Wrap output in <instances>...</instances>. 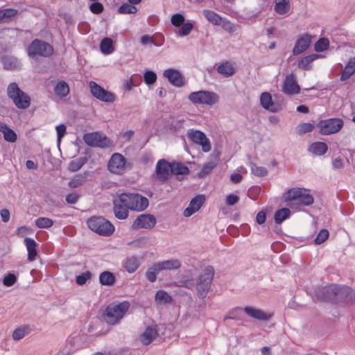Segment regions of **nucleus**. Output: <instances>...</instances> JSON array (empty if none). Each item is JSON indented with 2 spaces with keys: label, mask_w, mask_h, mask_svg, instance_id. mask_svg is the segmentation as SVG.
Segmentation results:
<instances>
[{
  "label": "nucleus",
  "mask_w": 355,
  "mask_h": 355,
  "mask_svg": "<svg viewBox=\"0 0 355 355\" xmlns=\"http://www.w3.org/2000/svg\"><path fill=\"white\" fill-rule=\"evenodd\" d=\"M83 140L88 146L93 147L106 148L111 146L110 140L100 132L86 133Z\"/></svg>",
  "instance_id": "obj_11"
},
{
  "label": "nucleus",
  "mask_w": 355,
  "mask_h": 355,
  "mask_svg": "<svg viewBox=\"0 0 355 355\" xmlns=\"http://www.w3.org/2000/svg\"><path fill=\"white\" fill-rule=\"evenodd\" d=\"M181 29L180 30V35L182 36L188 35L193 29V24L191 23H183Z\"/></svg>",
  "instance_id": "obj_58"
},
{
  "label": "nucleus",
  "mask_w": 355,
  "mask_h": 355,
  "mask_svg": "<svg viewBox=\"0 0 355 355\" xmlns=\"http://www.w3.org/2000/svg\"><path fill=\"white\" fill-rule=\"evenodd\" d=\"M159 272H160V270L156 263H155L148 268L146 272V277L150 282H155L157 280V275Z\"/></svg>",
  "instance_id": "obj_41"
},
{
  "label": "nucleus",
  "mask_w": 355,
  "mask_h": 355,
  "mask_svg": "<svg viewBox=\"0 0 355 355\" xmlns=\"http://www.w3.org/2000/svg\"><path fill=\"white\" fill-rule=\"evenodd\" d=\"M329 233L327 230L322 229L318 234L316 238L314 240V242L317 245H320L324 243L329 237Z\"/></svg>",
  "instance_id": "obj_51"
},
{
  "label": "nucleus",
  "mask_w": 355,
  "mask_h": 355,
  "mask_svg": "<svg viewBox=\"0 0 355 355\" xmlns=\"http://www.w3.org/2000/svg\"><path fill=\"white\" fill-rule=\"evenodd\" d=\"M329 42L328 39L326 38H320L315 44V51L317 52H323L329 47Z\"/></svg>",
  "instance_id": "obj_50"
},
{
  "label": "nucleus",
  "mask_w": 355,
  "mask_h": 355,
  "mask_svg": "<svg viewBox=\"0 0 355 355\" xmlns=\"http://www.w3.org/2000/svg\"><path fill=\"white\" fill-rule=\"evenodd\" d=\"M55 93L57 96L65 97L69 93V87L66 82L59 81L55 87Z\"/></svg>",
  "instance_id": "obj_36"
},
{
  "label": "nucleus",
  "mask_w": 355,
  "mask_h": 355,
  "mask_svg": "<svg viewBox=\"0 0 355 355\" xmlns=\"http://www.w3.org/2000/svg\"><path fill=\"white\" fill-rule=\"evenodd\" d=\"M320 55L318 54H312L309 55H306L302 58V60L298 63V67L303 70H309L311 69V63L317 58H318Z\"/></svg>",
  "instance_id": "obj_33"
},
{
  "label": "nucleus",
  "mask_w": 355,
  "mask_h": 355,
  "mask_svg": "<svg viewBox=\"0 0 355 355\" xmlns=\"http://www.w3.org/2000/svg\"><path fill=\"white\" fill-rule=\"evenodd\" d=\"M90 10L94 14H100L103 10V6L101 3L94 2L89 6Z\"/></svg>",
  "instance_id": "obj_62"
},
{
  "label": "nucleus",
  "mask_w": 355,
  "mask_h": 355,
  "mask_svg": "<svg viewBox=\"0 0 355 355\" xmlns=\"http://www.w3.org/2000/svg\"><path fill=\"white\" fill-rule=\"evenodd\" d=\"M16 281V276L14 274L9 273L8 275L4 277L3 284L4 286L9 287L15 284Z\"/></svg>",
  "instance_id": "obj_57"
},
{
  "label": "nucleus",
  "mask_w": 355,
  "mask_h": 355,
  "mask_svg": "<svg viewBox=\"0 0 355 355\" xmlns=\"http://www.w3.org/2000/svg\"><path fill=\"white\" fill-rule=\"evenodd\" d=\"M283 198L286 202H291L290 207L294 205L299 206H309L313 202V196L306 189L301 188H293L285 192Z\"/></svg>",
  "instance_id": "obj_2"
},
{
  "label": "nucleus",
  "mask_w": 355,
  "mask_h": 355,
  "mask_svg": "<svg viewBox=\"0 0 355 355\" xmlns=\"http://www.w3.org/2000/svg\"><path fill=\"white\" fill-rule=\"evenodd\" d=\"M31 328L28 325H23L17 328L12 333V338L15 340L22 339L26 335L29 334Z\"/></svg>",
  "instance_id": "obj_37"
},
{
  "label": "nucleus",
  "mask_w": 355,
  "mask_h": 355,
  "mask_svg": "<svg viewBox=\"0 0 355 355\" xmlns=\"http://www.w3.org/2000/svg\"><path fill=\"white\" fill-rule=\"evenodd\" d=\"M300 86L296 83L293 74L286 76L282 87V91L286 94L291 95L300 92Z\"/></svg>",
  "instance_id": "obj_19"
},
{
  "label": "nucleus",
  "mask_w": 355,
  "mask_h": 355,
  "mask_svg": "<svg viewBox=\"0 0 355 355\" xmlns=\"http://www.w3.org/2000/svg\"><path fill=\"white\" fill-rule=\"evenodd\" d=\"M83 165L84 161L82 159H76L69 163L68 168L71 172H76L80 169Z\"/></svg>",
  "instance_id": "obj_53"
},
{
  "label": "nucleus",
  "mask_w": 355,
  "mask_h": 355,
  "mask_svg": "<svg viewBox=\"0 0 355 355\" xmlns=\"http://www.w3.org/2000/svg\"><path fill=\"white\" fill-rule=\"evenodd\" d=\"M355 73V58H351L340 76L341 80L349 79Z\"/></svg>",
  "instance_id": "obj_31"
},
{
  "label": "nucleus",
  "mask_w": 355,
  "mask_h": 355,
  "mask_svg": "<svg viewBox=\"0 0 355 355\" xmlns=\"http://www.w3.org/2000/svg\"><path fill=\"white\" fill-rule=\"evenodd\" d=\"M35 225L39 228H49L53 225V221L49 218L40 217L35 220Z\"/></svg>",
  "instance_id": "obj_48"
},
{
  "label": "nucleus",
  "mask_w": 355,
  "mask_h": 355,
  "mask_svg": "<svg viewBox=\"0 0 355 355\" xmlns=\"http://www.w3.org/2000/svg\"><path fill=\"white\" fill-rule=\"evenodd\" d=\"M205 200V198L203 195H198L192 198L189 206L184 211V216L185 217H189L198 211L204 203Z\"/></svg>",
  "instance_id": "obj_18"
},
{
  "label": "nucleus",
  "mask_w": 355,
  "mask_h": 355,
  "mask_svg": "<svg viewBox=\"0 0 355 355\" xmlns=\"http://www.w3.org/2000/svg\"><path fill=\"white\" fill-rule=\"evenodd\" d=\"M160 272L165 270H176L180 268L182 263L181 261L178 259H173L165 260L163 261L157 262Z\"/></svg>",
  "instance_id": "obj_23"
},
{
  "label": "nucleus",
  "mask_w": 355,
  "mask_h": 355,
  "mask_svg": "<svg viewBox=\"0 0 355 355\" xmlns=\"http://www.w3.org/2000/svg\"><path fill=\"white\" fill-rule=\"evenodd\" d=\"M311 43V37L308 34L302 35L296 42L293 49V54L297 55L305 51Z\"/></svg>",
  "instance_id": "obj_20"
},
{
  "label": "nucleus",
  "mask_w": 355,
  "mask_h": 355,
  "mask_svg": "<svg viewBox=\"0 0 355 355\" xmlns=\"http://www.w3.org/2000/svg\"><path fill=\"white\" fill-rule=\"evenodd\" d=\"M328 150L327 145L324 142H314L310 145L309 150L316 155H322Z\"/></svg>",
  "instance_id": "obj_32"
},
{
  "label": "nucleus",
  "mask_w": 355,
  "mask_h": 355,
  "mask_svg": "<svg viewBox=\"0 0 355 355\" xmlns=\"http://www.w3.org/2000/svg\"><path fill=\"white\" fill-rule=\"evenodd\" d=\"M344 122L339 118H331L320 121L317 126L322 135H330L338 132L343 127Z\"/></svg>",
  "instance_id": "obj_9"
},
{
  "label": "nucleus",
  "mask_w": 355,
  "mask_h": 355,
  "mask_svg": "<svg viewBox=\"0 0 355 355\" xmlns=\"http://www.w3.org/2000/svg\"><path fill=\"white\" fill-rule=\"evenodd\" d=\"M214 276V268L206 266L196 282V291L199 298L204 299L207 295Z\"/></svg>",
  "instance_id": "obj_5"
},
{
  "label": "nucleus",
  "mask_w": 355,
  "mask_h": 355,
  "mask_svg": "<svg viewBox=\"0 0 355 355\" xmlns=\"http://www.w3.org/2000/svg\"><path fill=\"white\" fill-rule=\"evenodd\" d=\"M3 67L8 70H17L21 67V62L15 57L6 56L3 58Z\"/></svg>",
  "instance_id": "obj_26"
},
{
  "label": "nucleus",
  "mask_w": 355,
  "mask_h": 355,
  "mask_svg": "<svg viewBox=\"0 0 355 355\" xmlns=\"http://www.w3.org/2000/svg\"><path fill=\"white\" fill-rule=\"evenodd\" d=\"M115 277L113 274L108 271L103 272L99 277L101 284L111 286L114 283Z\"/></svg>",
  "instance_id": "obj_42"
},
{
  "label": "nucleus",
  "mask_w": 355,
  "mask_h": 355,
  "mask_svg": "<svg viewBox=\"0 0 355 355\" xmlns=\"http://www.w3.org/2000/svg\"><path fill=\"white\" fill-rule=\"evenodd\" d=\"M119 200L126 208L137 212L144 211L149 205L148 199L139 193H123L119 195Z\"/></svg>",
  "instance_id": "obj_3"
},
{
  "label": "nucleus",
  "mask_w": 355,
  "mask_h": 355,
  "mask_svg": "<svg viewBox=\"0 0 355 355\" xmlns=\"http://www.w3.org/2000/svg\"><path fill=\"white\" fill-rule=\"evenodd\" d=\"M291 211L288 208H282L277 210L274 216L275 221L277 224L282 223L290 216Z\"/></svg>",
  "instance_id": "obj_43"
},
{
  "label": "nucleus",
  "mask_w": 355,
  "mask_h": 355,
  "mask_svg": "<svg viewBox=\"0 0 355 355\" xmlns=\"http://www.w3.org/2000/svg\"><path fill=\"white\" fill-rule=\"evenodd\" d=\"M56 132H57V136H58L57 140H58V142L60 144L62 138L67 133L66 125L64 124H60L59 125H57L56 126Z\"/></svg>",
  "instance_id": "obj_59"
},
{
  "label": "nucleus",
  "mask_w": 355,
  "mask_h": 355,
  "mask_svg": "<svg viewBox=\"0 0 355 355\" xmlns=\"http://www.w3.org/2000/svg\"><path fill=\"white\" fill-rule=\"evenodd\" d=\"M53 52V47L49 44L37 39L34 40L28 48V54L32 58L49 57Z\"/></svg>",
  "instance_id": "obj_10"
},
{
  "label": "nucleus",
  "mask_w": 355,
  "mask_h": 355,
  "mask_svg": "<svg viewBox=\"0 0 355 355\" xmlns=\"http://www.w3.org/2000/svg\"><path fill=\"white\" fill-rule=\"evenodd\" d=\"M86 179V173L76 175L69 182L68 185L71 188L78 187L85 182Z\"/></svg>",
  "instance_id": "obj_39"
},
{
  "label": "nucleus",
  "mask_w": 355,
  "mask_h": 355,
  "mask_svg": "<svg viewBox=\"0 0 355 355\" xmlns=\"http://www.w3.org/2000/svg\"><path fill=\"white\" fill-rule=\"evenodd\" d=\"M172 297L163 290L158 291L155 294V302L159 304H165L171 302Z\"/></svg>",
  "instance_id": "obj_38"
},
{
  "label": "nucleus",
  "mask_w": 355,
  "mask_h": 355,
  "mask_svg": "<svg viewBox=\"0 0 355 355\" xmlns=\"http://www.w3.org/2000/svg\"><path fill=\"white\" fill-rule=\"evenodd\" d=\"M243 311L248 316L261 321H267L272 317L271 314L253 306H245Z\"/></svg>",
  "instance_id": "obj_21"
},
{
  "label": "nucleus",
  "mask_w": 355,
  "mask_h": 355,
  "mask_svg": "<svg viewBox=\"0 0 355 355\" xmlns=\"http://www.w3.org/2000/svg\"><path fill=\"white\" fill-rule=\"evenodd\" d=\"M144 81L148 85L153 84L157 80V75L153 71H147L144 75Z\"/></svg>",
  "instance_id": "obj_54"
},
{
  "label": "nucleus",
  "mask_w": 355,
  "mask_h": 355,
  "mask_svg": "<svg viewBox=\"0 0 355 355\" xmlns=\"http://www.w3.org/2000/svg\"><path fill=\"white\" fill-rule=\"evenodd\" d=\"M100 49L105 55H110L114 52V48L113 46V41L111 38H103L100 44Z\"/></svg>",
  "instance_id": "obj_35"
},
{
  "label": "nucleus",
  "mask_w": 355,
  "mask_h": 355,
  "mask_svg": "<svg viewBox=\"0 0 355 355\" xmlns=\"http://www.w3.org/2000/svg\"><path fill=\"white\" fill-rule=\"evenodd\" d=\"M217 160L209 161L204 164L202 170L199 173V175L200 177H204L205 175L211 173V171L216 166Z\"/></svg>",
  "instance_id": "obj_45"
},
{
  "label": "nucleus",
  "mask_w": 355,
  "mask_h": 355,
  "mask_svg": "<svg viewBox=\"0 0 355 355\" xmlns=\"http://www.w3.org/2000/svg\"><path fill=\"white\" fill-rule=\"evenodd\" d=\"M157 336V331L155 327H148L141 335L140 340L144 345H148Z\"/></svg>",
  "instance_id": "obj_28"
},
{
  "label": "nucleus",
  "mask_w": 355,
  "mask_h": 355,
  "mask_svg": "<svg viewBox=\"0 0 355 355\" xmlns=\"http://www.w3.org/2000/svg\"><path fill=\"white\" fill-rule=\"evenodd\" d=\"M252 173L257 177H264L268 175V170L263 166H259L254 163H250Z\"/></svg>",
  "instance_id": "obj_47"
},
{
  "label": "nucleus",
  "mask_w": 355,
  "mask_h": 355,
  "mask_svg": "<svg viewBox=\"0 0 355 355\" xmlns=\"http://www.w3.org/2000/svg\"><path fill=\"white\" fill-rule=\"evenodd\" d=\"M7 95L19 109H26L31 105V98L19 87L16 83H11L7 88Z\"/></svg>",
  "instance_id": "obj_6"
},
{
  "label": "nucleus",
  "mask_w": 355,
  "mask_h": 355,
  "mask_svg": "<svg viewBox=\"0 0 355 355\" xmlns=\"http://www.w3.org/2000/svg\"><path fill=\"white\" fill-rule=\"evenodd\" d=\"M155 172L159 180L166 181L172 174V163L164 159L159 160L156 164Z\"/></svg>",
  "instance_id": "obj_16"
},
{
  "label": "nucleus",
  "mask_w": 355,
  "mask_h": 355,
  "mask_svg": "<svg viewBox=\"0 0 355 355\" xmlns=\"http://www.w3.org/2000/svg\"><path fill=\"white\" fill-rule=\"evenodd\" d=\"M17 13V11L14 9L6 8L0 10L1 19L3 20L5 18H10L13 17Z\"/></svg>",
  "instance_id": "obj_60"
},
{
  "label": "nucleus",
  "mask_w": 355,
  "mask_h": 355,
  "mask_svg": "<svg viewBox=\"0 0 355 355\" xmlns=\"http://www.w3.org/2000/svg\"><path fill=\"white\" fill-rule=\"evenodd\" d=\"M89 88L92 95L101 101L112 103L115 101L113 93L105 90L94 81L89 83Z\"/></svg>",
  "instance_id": "obj_14"
},
{
  "label": "nucleus",
  "mask_w": 355,
  "mask_h": 355,
  "mask_svg": "<svg viewBox=\"0 0 355 355\" xmlns=\"http://www.w3.org/2000/svg\"><path fill=\"white\" fill-rule=\"evenodd\" d=\"M239 201V196L231 193L227 196L226 197V205L228 206H234Z\"/></svg>",
  "instance_id": "obj_61"
},
{
  "label": "nucleus",
  "mask_w": 355,
  "mask_h": 355,
  "mask_svg": "<svg viewBox=\"0 0 355 355\" xmlns=\"http://www.w3.org/2000/svg\"><path fill=\"white\" fill-rule=\"evenodd\" d=\"M217 72L223 76L228 78L235 73V68L232 62L225 61L218 64Z\"/></svg>",
  "instance_id": "obj_24"
},
{
  "label": "nucleus",
  "mask_w": 355,
  "mask_h": 355,
  "mask_svg": "<svg viewBox=\"0 0 355 355\" xmlns=\"http://www.w3.org/2000/svg\"><path fill=\"white\" fill-rule=\"evenodd\" d=\"M0 132L3 134V138L8 142H15L17 140L16 133L6 123L0 122Z\"/></svg>",
  "instance_id": "obj_30"
},
{
  "label": "nucleus",
  "mask_w": 355,
  "mask_h": 355,
  "mask_svg": "<svg viewBox=\"0 0 355 355\" xmlns=\"http://www.w3.org/2000/svg\"><path fill=\"white\" fill-rule=\"evenodd\" d=\"M156 225V218L151 214H141L133 222L132 229L137 230L139 229L150 230Z\"/></svg>",
  "instance_id": "obj_15"
},
{
  "label": "nucleus",
  "mask_w": 355,
  "mask_h": 355,
  "mask_svg": "<svg viewBox=\"0 0 355 355\" xmlns=\"http://www.w3.org/2000/svg\"><path fill=\"white\" fill-rule=\"evenodd\" d=\"M24 243L28 250V260L29 261H34L37 254L36 250V242L34 239L26 237L24 239Z\"/></svg>",
  "instance_id": "obj_27"
},
{
  "label": "nucleus",
  "mask_w": 355,
  "mask_h": 355,
  "mask_svg": "<svg viewBox=\"0 0 355 355\" xmlns=\"http://www.w3.org/2000/svg\"><path fill=\"white\" fill-rule=\"evenodd\" d=\"M350 289L347 286L330 285L318 288L315 291V295L321 300H336L338 302L345 301L349 293Z\"/></svg>",
  "instance_id": "obj_1"
},
{
  "label": "nucleus",
  "mask_w": 355,
  "mask_h": 355,
  "mask_svg": "<svg viewBox=\"0 0 355 355\" xmlns=\"http://www.w3.org/2000/svg\"><path fill=\"white\" fill-rule=\"evenodd\" d=\"M87 224L91 230L104 236L112 235L115 230L110 221L102 217H92L87 220Z\"/></svg>",
  "instance_id": "obj_7"
},
{
  "label": "nucleus",
  "mask_w": 355,
  "mask_h": 355,
  "mask_svg": "<svg viewBox=\"0 0 355 355\" xmlns=\"http://www.w3.org/2000/svg\"><path fill=\"white\" fill-rule=\"evenodd\" d=\"M141 43L143 45H149V44H153L157 46H162L164 43V41H161L159 43L155 42L154 38L148 35H144L141 37Z\"/></svg>",
  "instance_id": "obj_52"
},
{
  "label": "nucleus",
  "mask_w": 355,
  "mask_h": 355,
  "mask_svg": "<svg viewBox=\"0 0 355 355\" xmlns=\"http://www.w3.org/2000/svg\"><path fill=\"white\" fill-rule=\"evenodd\" d=\"M266 218V213L263 210H262L257 214V217H256V220H257V223L261 225L265 223Z\"/></svg>",
  "instance_id": "obj_64"
},
{
  "label": "nucleus",
  "mask_w": 355,
  "mask_h": 355,
  "mask_svg": "<svg viewBox=\"0 0 355 355\" xmlns=\"http://www.w3.org/2000/svg\"><path fill=\"white\" fill-rule=\"evenodd\" d=\"M129 306L130 304L127 302L111 303L105 309L103 316L105 321L110 324H116L122 319Z\"/></svg>",
  "instance_id": "obj_4"
},
{
  "label": "nucleus",
  "mask_w": 355,
  "mask_h": 355,
  "mask_svg": "<svg viewBox=\"0 0 355 355\" xmlns=\"http://www.w3.org/2000/svg\"><path fill=\"white\" fill-rule=\"evenodd\" d=\"M128 208L119 200H114L113 211L116 218L119 220H125L128 217Z\"/></svg>",
  "instance_id": "obj_25"
},
{
  "label": "nucleus",
  "mask_w": 355,
  "mask_h": 355,
  "mask_svg": "<svg viewBox=\"0 0 355 355\" xmlns=\"http://www.w3.org/2000/svg\"><path fill=\"white\" fill-rule=\"evenodd\" d=\"M92 278V273L89 271L83 272L76 277V282L79 285H83L86 282Z\"/></svg>",
  "instance_id": "obj_55"
},
{
  "label": "nucleus",
  "mask_w": 355,
  "mask_h": 355,
  "mask_svg": "<svg viewBox=\"0 0 355 355\" xmlns=\"http://www.w3.org/2000/svg\"><path fill=\"white\" fill-rule=\"evenodd\" d=\"M189 101L193 104L213 105L218 103L219 100L218 95L210 91L200 90L191 92L189 95Z\"/></svg>",
  "instance_id": "obj_8"
},
{
  "label": "nucleus",
  "mask_w": 355,
  "mask_h": 355,
  "mask_svg": "<svg viewBox=\"0 0 355 355\" xmlns=\"http://www.w3.org/2000/svg\"><path fill=\"white\" fill-rule=\"evenodd\" d=\"M139 266V262L136 257H128L123 263V267L130 273L135 272Z\"/></svg>",
  "instance_id": "obj_34"
},
{
  "label": "nucleus",
  "mask_w": 355,
  "mask_h": 355,
  "mask_svg": "<svg viewBox=\"0 0 355 355\" xmlns=\"http://www.w3.org/2000/svg\"><path fill=\"white\" fill-rule=\"evenodd\" d=\"M261 105L266 110L271 112H277L279 111V107L276 105L272 99V96L268 92H263L260 96Z\"/></svg>",
  "instance_id": "obj_22"
},
{
  "label": "nucleus",
  "mask_w": 355,
  "mask_h": 355,
  "mask_svg": "<svg viewBox=\"0 0 355 355\" xmlns=\"http://www.w3.org/2000/svg\"><path fill=\"white\" fill-rule=\"evenodd\" d=\"M314 125L311 123H302L296 127V132L299 135H302L313 131Z\"/></svg>",
  "instance_id": "obj_46"
},
{
  "label": "nucleus",
  "mask_w": 355,
  "mask_h": 355,
  "mask_svg": "<svg viewBox=\"0 0 355 355\" xmlns=\"http://www.w3.org/2000/svg\"><path fill=\"white\" fill-rule=\"evenodd\" d=\"M332 166L334 168L341 169L344 167V163L341 158L336 157L332 161Z\"/></svg>",
  "instance_id": "obj_63"
},
{
  "label": "nucleus",
  "mask_w": 355,
  "mask_h": 355,
  "mask_svg": "<svg viewBox=\"0 0 355 355\" xmlns=\"http://www.w3.org/2000/svg\"><path fill=\"white\" fill-rule=\"evenodd\" d=\"M275 10L279 15H286L291 11L289 0H275Z\"/></svg>",
  "instance_id": "obj_29"
},
{
  "label": "nucleus",
  "mask_w": 355,
  "mask_h": 355,
  "mask_svg": "<svg viewBox=\"0 0 355 355\" xmlns=\"http://www.w3.org/2000/svg\"><path fill=\"white\" fill-rule=\"evenodd\" d=\"M171 24L175 26H180L184 21V17L182 14L177 13L171 16Z\"/></svg>",
  "instance_id": "obj_56"
},
{
  "label": "nucleus",
  "mask_w": 355,
  "mask_h": 355,
  "mask_svg": "<svg viewBox=\"0 0 355 355\" xmlns=\"http://www.w3.org/2000/svg\"><path fill=\"white\" fill-rule=\"evenodd\" d=\"M137 11V8L132 3H123L119 8V12L122 14H134Z\"/></svg>",
  "instance_id": "obj_49"
},
{
  "label": "nucleus",
  "mask_w": 355,
  "mask_h": 355,
  "mask_svg": "<svg viewBox=\"0 0 355 355\" xmlns=\"http://www.w3.org/2000/svg\"><path fill=\"white\" fill-rule=\"evenodd\" d=\"M125 158L120 153H114L107 164L108 170L114 174L121 175L125 171Z\"/></svg>",
  "instance_id": "obj_13"
},
{
  "label": "nucleus",
  "mask_w": 355,
  "mask_h": 355,
  "mask_svg": "<svg viewBox=\"0 0 355 355\" xmlns=\"http://www.w3.org/2000/svg\"><path fill=\"white\" fill-rule=\"evenodd\" d=\"M204 15L206 19L211 23L215 25H218L221 22L222 18L219 15L215 12L209 10H205L203 11Z\"/></svg>",
  "instance_id": "obj_40"
},
{
  "label": "nucleus",
  "mask_w": 355,
  "mask_h": 355,
  "mask_svg": "<svg viewBox=\"0 0 355 355\" xmlns=\"http://www.w3.org/2000/svg\"><path fill=\"white\" fill-rule=\"evenodd\" d=\"M189 173L187 166L180 162L172 163V174L187 175Z\"/></svg>",
  "instance_id": "obj_44"
},
{
  "label": "nucleus",
  "mask_w": 355,
  "mask_h": 355,
  "mask_svg": "<svg viewBox=\"0 0 355 355\" xmlns=\"http://www.w3.org/2000/svg\"><path fill=\"white\" fill-rule=\"evenodd\" d=\"M163 76L168 79L169 83L176 87H182L184 85V78L181 73L175 69H166Z\"/></svg>",
  "instance_id": "obj_17"
},
{
  "label": "nucleus",
  "mask_w": 355,
  "mask_h": 355,
  "mask_svg": "<svg viewBox=\"0 0 355 355\" xmlns=\"http://www.w3.org/2000/svg\"><path fill=\"white\" fill-rule=\"evenodd\" d=\"M187 137L194 144L200 146L203 152L208 153L211 150L210 140L203 132L193 128L189 129L187 132Z\"/></svg>",
  "instance_id": "obj_12"
}]
</instances>
